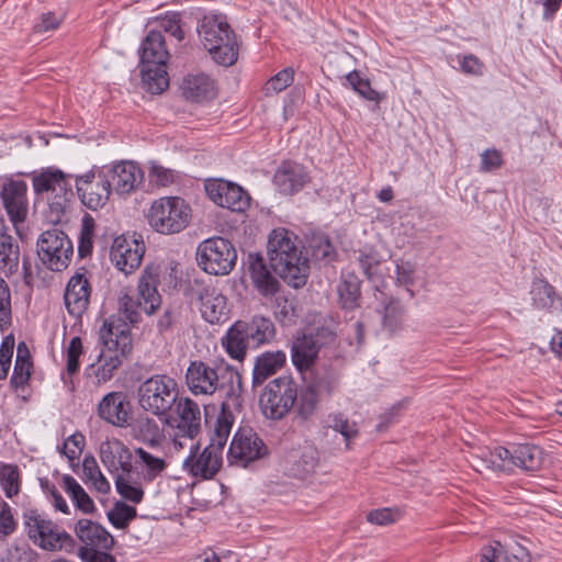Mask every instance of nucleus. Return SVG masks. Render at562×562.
I'll return each instance as SVG.
<instances>
[{
    "label": "nucleus",
    "mask_w": 562,
    "mask_h": 562,
    "mask_svg": "<svg viewBox=\"0 0 562 562\" xmlns=\"http://www.w3.org/2000/svg\"><path fill=\"white\" fill-rule=\"evenodd\" d=\"M292 236L293 234L285 228H277L270 233L267 246L269 267L260 254L248 255L251 281L263 296H273L279 291V281L272 276L271 270L295 289L306 283L308 260L302 257V251Z\"/></svg>",
    "instance_id": "1"
},
{
    "label": "nucleus",
    "mask_w": 562,
    "mask_h": 562,
    "mask_svg": "<svg viewBox=\"0 0 562 562\" xmlns=\"http://www.w3.org/2000/svg\"><path fill=\"white\" fill-rule=\"evenodd\" d=\"M186 383L194 395H213L216 391L223 392L218 415H234L233 409L241 406L243 380L239 371L223 359L209 362L202 360L191 361L186 372Z\"/></svg>",
    "instance_id": "2"
},
{
    "label": "nucleus",
    "mask_w": 562,
    "mask_h": 562,
    "mask_svg": "<svg viewBox=\"0 0 562 562\" xmlns=\"http://www.w3.org/2000/svg\"><path fill=\"white\" fill-rule=\"evenodd\" d=\"M102 349L97 362L86 368V375L94 378L99 385L112 379L114 372L122 366L123 358L132 350L131 333L126 325L115 322H104L99 331Z\"/></svg>",
    "instance_id": "3"
},
{
    "label": "nucleus",
    "mask_w": 562,
    "mask_h": 562,
    "mask_svg": "<svg viewBox=\"0 0 562 562\" xmlns=\"http://www.w3.org/2000/svg\"><path fill=\"white\" fill-rule=\"evenodd\" d=\"M234 415H217L210 443L198 454L199 445L191 447L190 456L183 462V469L193 477L210 480L216 475L222 465V452L234 425Z\"/></svg>",
    "instance_id": "4"
},
{
    "label": "nucleus",
    "mask_w": 562,
    "mask_h": 562,
    "mask_svg": "<svg viewBox=\"0 0 562 562\" xmlns=\"http://www.w3.org/2000/svg\"><path fill=\"white\" fill-rule=\"evenodd\" d=\"M199 37L212 59L223 66H232L238 58V43L234 30L221 14H206L196 27Z\"/></svg>",
    "instance_id": "5"
},
{
    "label": "nucleus",
    "mask_w": 562,
    "mask_h": 562,
    "mask_svg": "<svg viewBox=\"0 0 562 562\" xmlns=\"http://www.w3.org/2000/svg\"><path fill=\"white\" fill-rule=\"evenodd\" d=\"M169 56L161 32L149 31L139 47V66L143 85L150 93L159 94L168 88L167 61Z\"/></svg>",
    "instance_id": "6"
},
{
    "label": "nucleus",
    "mask_w": 562,
    "mask_h": 562,
    "mask_svg": "<svg viewBox=\"0 0 562 562\" xmlns=\"http://www.w3.org/2000/svg\"><path fill=\"white\" fill-rule=\"evenodd\" d=\"M159 277L145 270L138 281L136 296L123 292L117 299V312L124 318L114 319L113 317L104 322L113 321L115 324H124L128 326L136 325L142 322V312L153 315L161 305V296L157 290ZM130 329V327H127Z\"/></svg>",
    "instance_id": "7"
},
{
    "label": "nucleus",
    "mask_w": 562,
    "mask_h": 562,
    "mask_svg": "<svg viewBox=\"0 0 562 562\" xmlns=\"http://www.w3.org/2000/svg\"><path fill=\"white\" fill-rule=\"evenodd\" d=\"M34 193L45 200L53 222H59L74 198L70 177L57 168H46L32 177Z\"/></svg>",
    "instance_id": "8"
},
{
    "label": "nucleus",
    "mask_w": 562,
    "mask_h": 562,
    "mask_svg": "<svg viewBox=\"0 0 562 562\" xmlns=\"http://www.w3.org/2000/svg\"><path fill=\"white\" fill-rule=\"evenodd\" d=\"M146 217L155 232L164 235L178 234L189 225L191 207L179 196H164L151 203Z\"/></svg>",
    "instance_id": "9"
},
{
    "label": "nucleus",
    "mask_w": 562,
    "mask_h": 562,
    "mask_svg": "<svg viewBox=\"0 0 562 562\" xmlns=\"http://www.w3.org/2000/svg\"><path fill=\"white\" fill-rule=\"evenodd\" d=\"M24 524L29 538L43 550L72 552L75 539L66 531H60L55 522L46 518L37 509L24 514Z\"/></svg>",
    "instance_id": "10"
},
{
    "label": "nucleus",
    "mask_w": 562,
    "mask_h": 562,
    "mask_svg": "<svg viewBox=\"0 0 562 562\" xmlns=\"http://www.w3.org/2000/svg\"><path fill=\"white\" fill-rule=\"evenodd\" d=\"M178 400L177 382L166 374L153 375L138 387L140 407L158 417L168 415Z\"/></svg>",
    "instance_id": "11"
},
{
    "label": "nucleus",
    "mask_w": 562,
    "mask_h": 562,
    "mask_svg": "<svg viewBox=\"0 0 562 562\" xmlns=\"http://www.w3.org/2000/svg\"><path fill=\"white\" fill-rule=\"evenodd\" d=\"M297 400V383L290 375L271 380L259 397V407L266 418L283 419Z\"/></svg>",
    "instance_id": "12"
},
{
    "label": "nucleus",
    "mask_w": 562,
    "mask_h": 562,
    "mask_svg": "<svg viewBox=\"0 0 562 562\" xmlns=\"http://www.w3.org/2000/svg\"><path fill=\"white\" fill-rule=\"evenodd\" d=\"M196 261L210 274L226 276L236 265L237 251L228 239L213 237L198 246Z\"/></svg>",
    "instance_id": "13"
},
{
    "label": "nucleus",
    "mask_w": 562,
    "mask_h": 562,
    "mask_svg": "<svg viewBox=\"0 0 562 562\" xmlns=\"http://www.w3.org/2000/svg\"><path fill=\"white\" fill-rule=\"evenodd\" d=\"M42 263L52 271L65 270L74 254V246L67 234L58 228L43 232L36 243Z\"/></svg>",
    "instance_id": "14"
},
{
    "label": "nucleus",
    "mask_w": 562,
    "mask_h": 562,
    "mask_svg": "<svg viewBox=\"0 0 562 562\" xmlns=\"http://www.w3.org/2000/svg\"><path fill=\"white\" fill-rule=\"evenodd\" d=\"M268 454V447L258 434L249 427L239 428L233 437L228 448V460L246 467Z\"/></svg>",
    "instance_id": "15"
},
{
    "label": "nucleus",
    "mask_w": 562,
    "mask_h": 562,
    "mask_svg": "<svg viewBox=\"0 0 562 562\" xmlns=\"http://www.w3.org/2000/svg\"><path fill=\"white\" fill-rule=\"evenodd\" d=\"M76 188L82 204L93 211L103 207L112 192L103 170L90 171L77 177Z\"/></svg>",
    "instance_id": "16"
},
{
    "label": "nucleus",
    "mask_w": 562,
    "mask_h": 562,
    "mask_svg": "<svg viewBox=\"0 0 562 562\" xmlns=\"http://www.w3.org/2000/svg\"><path fill=\"white\" fill-rule=\"evenodd\" d=\"M144 254L145 244L142 239L135 235H121L113 240L110 258L119 270L128 274L140 266Z\"/></svg>",
    "instance_id": "17"
},
{
    "label": "nucleus",
    "mask_w": 562,
    "mask_h": 562,
    "mask_svg": "<svg viewBox=\"0 0 562 562\" xmlns=\"http://www.w3.org/2000/svg\"><path fill=\"white\" fill-rule=\"evenodd\" d=\"M176 405L177 417L167 419L175 428V446L182 447L178 438L193 439L201 430V411L199 405L189 397H180Z\"/></svg>",
    "instance_id": "18"
},
{
    "label": "nucleus",
    "mask_w": 562,
    "mask_h": 562,
    "mask_svg": "<svg viewBox=\"0 0 562 562\" xmlns=\"http://www.w3.org/2000/svg\"><path fill=\"white\" fill-rule=\"evenodd\" d=\"M205 192L215 204L233 212H245L250 204L249 194L240 186L229 181H207Z\"/></svg>",
    "instance_id": "19"
},
{
    "label": "nucleus",
    "mask_w": 562,
    "mask_h": 562,
    "mask_svg": "<svg viewBox=\"0 0 562 562\" xmlns=\"http://www.w3.org/2000/svg\"><path fill=\"white\" fill-rule=\"evenodd\" d=\"M27 184L23 180L7 179L1 187L0 199L12 224L18 227L29 213Z\"/></svg>",
    "instance_id": "20"
},
{
    "label": "nucleus",
    "mask_w": 562,
    "mask_h": 562,
    "mask_svg": "<svg viewBox=\"0 0 562 562\" xmlns=\"http://www.w3.org/2000/svg\"><path fill=\"white\" fill-rule=\"evenodd\" d=\"M498 452L499 459L505 460L507 464V471H510L513 467H517L527 472H535L539 471L544 462L543 450L532 443H520L512 450L498 447Z\"/></svg>",
    "instance_id": "21"
},
{
    "label": "nucleus",
    "mask_w": 562,
    "mask_h": 562,
    "mask_svg": "<svg viewBox=\"0 0 562 562\" xmlns=\"http://www.w3.org/2000/svg\"><path fill=\"white\" fill-rule=\"evenodd\" d=\"M91 284L85 272L77 271L65 289L64 301L68 313L79 318L89 307L91 296Z\"/></svg>",
    "instance_id": "22"
},
{
    "label": "nucleus",
    "mask_w": 562,
    "mask_h": 562,
    "mask_svg": "<svg viewBox=\"0 0 562 562\" xmlns=\"http://www.w3.org/2000/svg\"><path fill=\"white\" fill-rule=\"evenodd\" d=\"M98 416L115 427H126L131 420V403L123 392H110L97 408Z\"/></svg>",
    "instance_id": "23"
},
{
    "label": "nucleus",
    "mask_w": 562,
    "mask_h": 562,
    "mask_svg": "<svg viewBox=\"0 0 562 562\" xmlns=\"http://www.w3.org/2000/svg\"><path fill=\"white\" fill-rule=\"evenodd\" d=\"M100 458L109 472L130 475L133 471L132 452L120 439L106 440L100 446Z\"/></svg>",
    "instance_id": "24"
},
{
    "label": "nucleus",
    "mask_w": 562,
    "mask_h": 562,
    "mask_svg": "<svg viewBox=\"0 0 562 562\" xmlns=\"http://www.w3.org/2000/svg\"><path fill=\"white\" fill-rule=\"evenodd\" d=\"M310 181L306 169L296 162L284 161L277 169L273 182L282 194H294Z\"/></svg>",
    "instance_id": "25"
},
{
    "label": "nucleus",
    "mask_w": 562,
    "mask_h": 562,
    "mask_svg": "<svg viewBox=\"0 0 562 562\" xmlns=\"http://www.w3.org/2000/svg\"><path fill=\"white\" fill-rule=\"evenodd\" d=\"M105 173L111 189L120 195L132 192L143 180L142 170L130 161L117 164Z\"/></svg>",
    "instance_id": "26"
},
{
    "label": "nucleus",
    "mask_w": 562,
    "mask_h": 562,
    "mask_svg": "<svg viewBox=\"0 0 562 562\" xmlns=\"http://www.w3.org/2000/svg\"><path fill=\"white\" fill-rule=\"evenodd\" d=\"M75 533L82 547L110 550L114 544V538L100 524L89 519H79L75 525Z\"/></svg>",
    "instance_id": "27"
},
{
    "label": "nucleus",
    "mask_w": 562,
    "mask_h": 562,
    "mask_svg": "<svg viewBox=\"0 0 562 562\" xmlns=\"http://www.w3.org/2000/svg\"><path fill=\"white\" fill-rule=\"evenodd\" d=\"M199 299L201 302L200 311L206 322L217 324L227 318V300L215 288H203L199 294Z\"/></svg>",
    "instance_id": "28"
},
{
    "label": "nucleus",
    "mask_w": 562,
    "mask_h": 562,
    "mask_svg": "<svg viewBox=\"0 0 562 562\" xmlns=\"http://www.w3.org/2000/svg\"><path fill=\"white\" fill-rule=\"evenodd\" d=\"M182 93L187 100L204 102L216 95L214 81L206 75H189L183 79Z\"/></svg>",
    "instance_id": "29"
},
{
    "label": "nucleus",
    "mask_w": 562,
    "mask_h": 562,
    "mask_svg": "<svg viewBox=\"0 0 562 562\" xmlns=\"http://www.w3.org/2000/svg\"><path fill=\"white\" fill-rule=\"evenodd\" d=\"M530 299L532 306L552 313L562 307V297L557 293L554 286L543 278H536L531 283Z\"/></svg>",
    "instance_id": "30"
},
{
    "label": "nucleus",
    "mask_w": 562,
    "mask_h": 562,
    "mask_svg": "<svg viewBox=\"0 0 562 562\" xmlns=\"http://www.w3.org/2000/svg\"><path fill=\"white\" fill-rule=\"evenodd\" d=\"M285 360V353L280 350L267 351L258 356L252 371V386L261 385L284 366Z\"/></svg>",
    "instance_id": "31"
},
{
    "label": "nucleus",
    "mask_w": 562,
    "mask_h": 562,
    "mask_svg": "<svg viewBox=\"0 0 562 562\" xmlns=\"http://www.w3.org/2000/svg\"><path fill=\"white\" fill-rule=\"evenodd\" d=\"M318 352L312 338L304 335L292 345V362L300 372H304L314 366Z\"/></svg>",
    "instance_id": "32"
},
{
    "label": "nucleus",
    "mask_w": 562,
    "mask_h": 562,
    "mask_svg": "<svg viewBox=\"0 0 562 562\" xmlns=\"http://www.w3.org/2000/svg\"><path fill=\"white\" fill-rule=\"evenodd\" d=\"M240 328L250 345L257 347L269 341L274 336V325L266 317H255L251 322H241Z\"/></svg>",
    "instance_id": "33"
},
{
    "label": "nucleus",
    "mask_w": 562,
    "mask_h": 562,
    "mask_svg": "<svg viewBox=\"0 0 562 562\" xmlns=\"http://www.w3.org/2000/svg\"><path fill=\"white\" fill-rule=\"evenodd\" d=\"M19 244L10 235L4 221L0 220V265L12 273L19 268Z\"/></svg>",
    "instance_id": "34"
},
{
    "label": "nucleus",
    "mask_w": 562,
    "mask_h": 562,
    "mask_svg": "<svg viewBox=\"0 0 562 562\" xmlns=\"http://www.w3.org/2000/svg\"><path fill=\"white\" fill-rule=\"evenodd\" d=\"M340 373L333 367H323L314 372L313 379L306 384L308 389H313L318 396H330L339 385Z\"/></svg>",
    "instance_id": "35"
},
{
    "label": "nucleus",
    "mask_w": 562,
    "mask_h": 562,
    "mask_svg": "<svg viewBox=\"0 0 562 562\" xmlns=\"http://www.w3.org/2000/svg\"><path fill=\"white\" fill-rule=\"evenodd\" d=\"M135 454L138 458V464L143 469V477L147 482L156 480L168 468L164 453L162 456L154 454L145 448L138 447L135 449Z\"/></svg>",
    "instance_id": "36"
},
{
    "label": "nucleus",
    "mask_w": 562,
    "mask_h": 562,
    "mask_svg": "<svg viewBox=\"0 0 562 562\" xmlns=\"http://www.w3.org/2000/svg\"><path fill=\"white\" fill-rule=\"evenodd\" d=\"M32 366L27 345L24 341L19 342L13 373L10 380L11 385L15 389L24 387L31 378Z\"/></svg>",
    "instance_id": "37"
},
{
    "label": "nucleus",
    "mask_w": 562,
    "mask_h": 562,
    "mask_svg": "<svg viewBox=\"0 0 562 562\" xmlns=\"http://www.w3.org/2000/svg\"><path fill=\"white\" fill-rule=\"evenodd\" d=\"M222 345L232 359L243 361L246 357L249 340L244 336L240 323H235L222 339Z\"/></svg>",
    "instance_id": "38"
},
{
    "label": "nucleus",
    "mask_w": 562,
    "mask_h": 562,
    "mask_svg": "<svg viewBox=\"0 0 562 562\" xmlns=\"http://www.w3.org/2000/svg\"><path fill=\"white\" fill-rule=\"evenodd\" d=\"M63 487L70 496L76 508L86 515L93 514L97 508L92 498L83 490V487L71 475L66 474L61 479Z\"/></svg>",
    "instance_id": "39"
},
{
    "label": "nucleus",
    "mask_w": 562,
    "mask_h": 562,
    "mask_svg": "<svg viewBox=\"0 0 562 562\" xmlns=\"http://www.w3.org/2000/svg\"><path fill=\"white\" fill-rule=\"evenodd\" d=\"M359 278L349 273L342 278L338 285L339 302L345 310H355L359 306L361 291Z\"/></svg>",
    "instance_id": "40"
},
{
    "label": "nucleus",
    "mask_w": 562,
    "mask_h": 562,
    "mask_svg": "<svg viewBox=\"0 0 562 562\" xmlns=\"http://www.w3.org/2000/svg\"><path fill=\"white\" fill-rule=\"evenodd\" d=\"M319 396L313 389L305 386L301 393L297 392V400L294 405L295 419L299 423H306L314 418L317 413Z\"/></svg>",
    "instance_id": "41"
},
{
    "label": "nucleus",
    "mask_w": 562,
    "mask_h": 562,
    "mask_svg": "<svg viewBox=\"0 0 562 562\" xmlns=\"http://www.w3.org/2000/svg\"><path fill=\"white\" fill-rule=\"evenodd\" d=\"M349 86L363 99L380 103L385 99V93L371 87L370 80L360 76L358 70H352L346 76Z\"/></svg>",
    "instance_id": "42"
},
{
    "label": "nucleus",
    "mask_w": 562,
    "mask_h": 562,
    "mask_svg": "<svg viewBox=\"0 0 562 562\" xmlns=\"http://www.w3.org/2000/svg\"><path fill=\"white\" fill-rule=\"evenodd\" d=\"M498 447L493 451L483 450L480 454L472 456V467L475 471L483 473L485 471H507V464L505 460L498 457Z\"/></svg>",
    "instance_id": "43"
},
{
    "label": "nucleus",
    "mask_w": 562,
    "mask_h": 562,
    "mask_svg": "<svg viewBox=\"0 0 562 562\" xmlns=\"http://www.w3.org/2000/svg\"><path fill=\"white\" fill-rule=\"evenodd\" d=\"M318 464L317 451L313 448H307L301 451L297 459L291 465V473L299 479H305L314 473Z\"/></svg>",
    "instance_id": "44"
},
{
    "label": "nucleus",
    "mask_w": 562,
    "mask_h": 562,
    "mask_svg": "<svg viewBox=\"0 0 562 562\" xmlns=\"http://www.w3.org/2000/svg\"><path fill=\"white\" fill-rule=\"evenodd\" d=\"M404 307L398 299L391 297L383 306L382 324L390 331L397 330L403 323Z\"/></svg>",
    "instance_id": "45"
},
{
    "label": "nucleus",
    "mask_w": 562,
    "mask_h": 562,
    "mask_svg": "<svg viewBox=\"0 0 562 562\" xmlns=\"http://www.w3.org/2000/svg\"><path fill=\"white\" fill-rule=\"evenodd\" d=\"M20 473L16 465L0 464V485L8 498H12L20 492Z\"/></svg>",
    "instance_id": "46"
},
{
    "label": "nucleus",
    "mask_w": 562,
    "mask_h": 562,
    "mask_svg": "<svg viewBox=\"0 0 562 562\" xmlns=\"http://www.w3.org/2000/svg\"><path fill=\"white\" fill-rule=\"evenodd\" d=\"M136 516V508L123 502H116L113 509L108 513L110 522L117 529H125Z\"/></svg>",
    "instance_id": "47"
},
{
    "label": "nucleus",
    "mask_w": 562,
    "mask_h": 562,
    "mask_svg": "<svg viewBox=\"0 0 562 562\" xmlns=\"http://www.w3.org/2000/svg\"><path fill=\"white\" fill-rule=\"evenodd\" d=\"M294 80L293 68H284L277 75L271 77L265 85L263 91L266 95L279 93L292 85Z\"/></svg>",
    "instance_id": "48"
},
{
    "label": "nucleus",
    "mask_w": 562,
    "mask_h": 562,
    "mask_svg": "<svg viewBox=\"0 0 562 562\" xmlns=\"http://www.w3.org/2000/svg\"><path fill=\"white\" fill-rule=\"evenodd\" d=\"M125 474L115 475V486L117 493L134 504H139L144 497V491L140 486L132 485L124 476Z\"/></svg>",
    "instance_id": "49"
},
{
    "label": "nucleus",
    "mask_w": 562,
    "mask_h": 562,
    "mask_svg": "<svg viewBox=\"0 0 562 562\" xmlns=\"http://www.w3.org/2000/svg\"><path fill=\"white\" fill-rule=\"evenodd\" d=\"M83 346L80 337H72L67 347V362L66 371L71 376L79 371L80 368V356L82 355Z\"/></svg>",
    "instance_id": "50"
},
{
    "label": "nucleus",
    "mask_w": 562,
    "mask_h": 562,
    "mask_svg": "<svg viewBox=\"0 0 562 562\" xmlns=\"http://www.w3.org/2000/svg\"><path fill=\"white\" fill-rule=\"evenodd\" d=\"M329 427L344 436L347 449H349V441L358 436L356 423L349 422L342 414L335 415Z\"/></svg>",
    "instance_id": "51"
},
{
    "label": "nucleus",
    "mask_w": 562,
    "mask_h": 562,
    "mask_svg": "<svg viewBox=\"0 0 562 562\" xmlns=\"http://www.w3.org/2000/svg\"><path fill=\"white\" fill-rule=\"evenodd\" d=\"M15 340L13 335H8L3 338L0 346V380H4L8 376L11 359L13 356Z\"/></svg>",
    "instance_id": "52"
},
{
    "label": "nucleus",
    "mask_w": 562,
    "mask_h": 562,
    "mask_svg": "<svg viewBox=\"0 0 562 562\" xmlns=\"http://www.w3.org/2000/svg\"><path fill=\"white\" fill-rule=\"evenodd\" d=\"M358 261L364 276L371 280L375 274V269L380 265V256L375 250H360Z\"/></svg>",
    "instance_id": "53"
},
{
    "label": "nucleus",
    "mask_w": 562,
    "mask_h": 562,
    "mask_svg": "<svg viewBox=\"0 0 562 562\" xmlns=\"http://www.w3.org/2000/svg\"><path fill=\"white\" fill-rule=\"evenodd\" d=\"M160 431L161 429L157 422L149 417H138L133 425L134 437L137 440H142Z\"/></svg>",
    "instance_id": "54"
},
{
    "label": "nucleus",
    "mask_w": 562,
    "mask_h": 562,
    "mask_svg": "<svg viewBox=\"0 0 562 562\" xmlns=\"http://www.w3.org/2000/svg\"><path fill=\"white\" fill-rule=\"evenodd\" d=\"M180 322V311L177 307L168 306L158 318L157 329L159 334L171 333Z\"/></svg>",
    "instance_id": "55"
},
{
    "label": "nucleus",
    "mask_w": 562,
    "mask_h": 562,
    "mask_svg": "<svg viewBox=\"0 0 562 562\" xmlns=\"http://www.w3.org/2000/svg\"><path fill=\"white\" fill-rule=\"evenodd\" d=\"M504 553V560L507 562H531L529 550L519 541L506 544Z\"/></svg>",
    "instance_id": "56"
},
{
    "label": "nucleus",
    "mask_w": 562,
    "mask_h": 562,
    "mask_svg": "<svg viewBox=\"0 0 562 562\" xmlns=\"http://www.w3.org/2000/svg\"><path fill=\"white\" fill-rule=\"evenodd\" d=\"M85 448V437L80 432L74 434L64 442L63 453L72 463Z\"/></svg>",
    "instance_id": "57"
},
{
    "label": "nucleus",
    "mask_w": 562,
    "mask_h": 562,
    "mask_svg": "<svg viewBox=\"0 0 562 562\" xmlns=\"http://www.w3.org/2000/svg\"><path fill=\"white\" fill-rule=\"evenodd\" d=\"M181 18L179 13H172L170 15L164 16L160 22V29L169 33L171 36H173L177 41H182L184 38V33L181 29Z\"/></svg>",
    "instance_id": "58"
},
{
    "label": "nucleus",
    "mask_w": 562,
    "mask_h": 562,
    "mask_svg": "<svg viewBox=\"0 0 562 562\" xmlns=\"http://www.w3.org/2000/svg\"><path fill=\"white\" fill-rule=\"evenodd\" d=\"M503 155L499 150L492 148L481 154V171L490 172L503 166Z\"/></svg>",
    "instance_id": "59"
},
{
    "label": "nucleus",
    "mask_w": 562,
    "mask_h": 562,
    "mask_svg": "<svg viewBox=\"0 0 562 562\" xmlns=\"http://www.w3.org/2000/svg\"><path fill=\"white\" fill-rule=\"evenodd\" d=\"M41 487L47 495L50 496L53 505L57 510L64 514H69V506L53 483H50L48 480H41Z\"/></svg>",
    "instance_id": "60"
},
{
    "label": "nucleus",
    "mask_w": 562,
    "mask_h": 562,
    "mask_svg": "<svg viewBox=\"0 0 562 562\" xmlns=\"http://www.w3.org/2000/svg\"><path fill=\"white\" fill-rule=\"evenodd\" d=\"M99 548H79V557L87 562H116L115 558L105 552L106 550L100 551Z\"/></svg>",
    "instance_id": "61"
},
{
    "label": "nucleus",
    "mask_w": 562,
    "mask_h": 562,
    "mask_svg": "<svg viewBox=\"0 0 562 562\" xmlns=\"http://www.w3.org/2000/svg\"><path fill=\"white\" fill-rule=\"evenodd\" d=\"M92 218L86 216L83 220L81 236L79 240L78 251L80 257H86L92 250Z\"/></svg>",
    "instance_id": "62"
},
{
    "label": "nucleus",
    "mask_w": 562,
    "mask_h": 562,
    "mask_svg": "<svg viewBox=\"0 0 562 562\" xmlns=\"http://www.w3.org/2000/svg\"><path fill=\"white\" fill-rule=\"evenodd\" d=\"M16 524L11 510L7 503L0 505V533L9 536L15 530Z\"/></svg>",
    "instance_id": "63"
},
{
    "label": "nucleus",
    "mask_w": 562,
    "mask_h": 562,
    "mask_svg": "<svg viewBox=\"0 0 562 562\" xmlns=\"http://www.w3.org/2000/svg\"><path fill=\"white\" fill-rule=\"evenodd\" d=\"M1 562H37V554L33 550L14 549L9 551L5 559Z\"/></svg>",
    "instance_id": "64"
}]
</instances>
